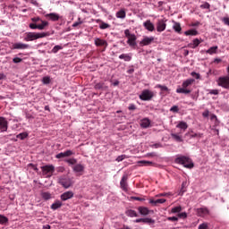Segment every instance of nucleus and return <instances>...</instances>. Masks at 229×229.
Listing matches in <instances>:
<instances>
[{
    "label": "nucleus",
    "instance_id": "1",
    "mask_svg": "<svg viewBox=\"0 0 229 229\" xmlns=\"http://www.w3.org/2000/svg\"><path fill=\"white\" fill-rule=\"evenodd\" d=\"M33 23H30L29 27L30 30H46L47 26H49V22L47 21H42L40 17L31 18Z\"/></svg>",
    "mask_w": 229,
    "mask_h": 229
},
{
    "label": "nucleus",
    "instance_id": "2",
    "mask_svg": "<svg viewBox=\"0 0 229 229\" xmlns=\"http://www.w3.org/2000/svg\"><path fill=\"white\" fill-rule=\"evenodd\" d=\"M175 164H180L187 169H192V167H194V163H192V159L185 156H181L175 158Z\"/></svg>",
    "mask_w": 229,
    "mask_h": 229
},
{
    "label": "nucleus",
    "instance_id": "3",
    "mask_svg": "<svg viewBox=\"0 0 229 229\" xmlns=\"http://www.w3.org/2000/svg\"><path fill=\"white\" fill-rule=\"evenodd\" d=\"M47 37V32H41V33H37V32H27L26 37L24 38L25 42H31L33 40H38V38H44Z\"/></svg>",
    "mask_w": 229,
    "mask_h": 229
},
{
    "label": "nucleus",
    "instance_id": "4",
    "mask_svg": "<svg viewBox=\"0 0 229 229\" xmlns=\"http://www.w3.org/2000/svg\"><path fill=\"white\" fill-rule=\"evenodd\" d=\"M41 171L43 173V176H46V178H51V176H53V173H55V165H47L41 166Z\"/></svg>",
    "mask_w": 229,
    "mask_h": 229
},
{
    "label": "nucleus",
    "instance_id": "5",
    "mask_svg": "<svg viewBox=\"0 0 229 229\" xmlns=\"http://www.w3.org/2000/svg\"><path fill=\"white\" fill-rule=\"evenodd\" d=\"M155 96V93L149 89H144L140 95V99L141 101H151Z\"/></svg>",
    "mask_w": 229,
    "mask_h": 229
},
{
    "label": "nucleus",
    "instance_id": "6",
    "mask_svg": "<svg viewBox=\"0 0 229 229\" xmlns=\"http://www.w3.org/2000/svg\"><path fill=\"white\" fill-rule=\"evenodd\" d=\"M58 183L64 187V189H69V187L72 185V181L71 180V178L62 176L59 178Z\"/></svg>",
    "mask_w": 229,
    "mask_h": 229
},
{
    "label": "nucleus",
    "instance_id": "7",
    "mask_svg": "<svg viewBox=\"0 0 229 229\" xmlns=\"http://www.w3.org/2000/svg\"><path fill=\"white\" fill-rule=\"evenodd\" d=\"M120 187L124 192L128 191V174H124L120 181Z\"/></svg>",
    "mask_w": 229,
    "mask_h": 229
},
{
    "label": "nucleus",
    "instance_id": "8",
    "mask_svg": "<svg viewBox=\"0 0 229 229\" xmlns=\"http://www.w3.org/2000/svg\"><path fill=\"white\" fill-rule=\"evenodd\" d=\"M8 131V121L6 118L0 116V133Z\"/></svg>",
    "mask_w": 229,
    "mask_h": 229
},
{
    "label": "nucleus",
    "instance_id": "9",
    "mask_svg": "<svg viewBox=\"0 0 229 229\" xmlns=\"http://www.w3.org/2000/svg\"><path fill=\"white\" fill-rule=\"evenodd\" d=\"M219 87H223V89H229V77H220L218 79Z\"/></svg>",
    "mask_w": 229,
    "mask_h": 229
},
{
    "label": "nucleus",
    "instance_id": "10",
    "mask_svg": "<svg viewBox=\"0 0 229 229\" xmlns=\"http://www.w3.org/2000/svg\"><path fill=\"white\" fill-rule=\"evenodd\" d=\"M196 212L199 217H205V216H208L210 214V211L207 208H197Z\"/></svg>",
    "mask_w": 229,
    "mask_h": 229
},
{
    "label": "nucleus",
    "instance_id": "11",
    "mask_svg": "<svg viewBox=\"0 0 229 229\" xmlns=\"http://www.w3.org/2000/svg\"><path fill=\"white\" fill-rule=\"evenodd\" d=\"M155 41V38L154 37H144L143 39L140 42V46H149L150 44H153V42Z\"/></svg>",
    "mask_w": 229,
    "mask_h": 229
},
{
    "label": "nucleus",
    "instance_id": "12",
    "mask_svg": "<svg viewBox=\"0 0 229 229\" xmlns=\"http://www.w3.org/2000/svg\"><path fill=\"white\" fill-rule=\"evenodd\" d=\"M166 27L167 24H165L164 20L158 21L157 23V31H158V33H162V31H165Z\"/></svg>",
    "mask_w": 229,
    "mask_h": 229
},
{
    "label": "nucleus",
    "instance_id": "13",
    "mask_svg": "<svg viewBox=\"0 0 229 229\" xmlns=\"http://www.w3.org/2000/svg\"><path fill=\"white\" fill-rule=\"evenodd\" d=\"M95 46H97L98 47H108V43L105 39H101L99 38H95Z\"/></svg>",
    "mask_w": 229,
    "mask_h": 229
},
{
    "label": "nucleus",
    "instance_id": "14",
    "mask_svg": "<svg viewBox=\"0 0 229 229\" xmlns=\"http://www.w3.org/2000/svg\"><path fill=\"white\" fill-rule=\"evenodd\" d=\"M143 26H144L145 30H147L148 31H150V32H153V30H155V24H153V22H151V20H147L146 21H144Z\"/></svg>",
    "mask_w": 229,
    "mask_h": 229
},
{
    "label": "nucleus",
    "instance_id": "15",
    "mask_svg": "<svg viewBox=\"0 0 229 229\" xmlns=\"http://www.w3.org/2000/svg\"><path fill=\"white\" fill-rule=\"evenodd\" d=\"M46 19H49L53 21V22H56V21H60V15L55 13H50L45 15Z\"/></svg>",
    "mask_w": 229,
    "mask_h": 229
},
{
    "label": "nucleus",
    "instance_id": "16",
    "mask_svg": "<svg viewBox=\"0 0 229 229\" xmlns=\"http://www.w3.org/2000/svg\"><path fill=\"white\" fill-rule=\"evenodd\" d=\"M72 198H74V193L71 191H65L61 195L62 201H67V199H71Z\"/></svg>",
    "mask_w": 229,
    "mask_h": 229
},
{
    "label": "nucleus",
    "instance_id": "17",
    "mask_svg": "<svg viewBox=\"0 0 229 229\" xmlns=\"http://www.w3.org/2000/svg\"><path fill=\"white\" fill-rule=\"evenodd\" d=\"M13 49H30V45L24 43H14Z\"/></svg>",
    "mask_w": 229,
    "mask_h": 229
},
{
    "label": "nucleus",
    "instance_id": "18",
    "mask_svg": "<svg viewBox=\"0 0 229 229\" xmlns=\"http://www.w3.org/2000/svg\"><path fill=\"white\" fill-rule=\"evenodd\" d=\"M132 54L129 53V54H121L119 55V59L120 60H123L124 62H131V58H132Z\"/></svg>",
    "mask_w": 229,
    "mask_h": 229
},
{
    "label": "nucleus",
    "instance_id": "19",
    "mask_svg": "<svg viewBox=\"0 0 229 229\" xmlns=\"http://www.w3.org/2000/svg\"><path fill=\"white\" fill-rule=\"evenodd\" d=\"M137 36L131 35L130 38H128L127 44L131 46V47H135L137 46Z\"/></svg>",
    "mask_w": 229,
    "mask_h": 229
},
{
    "label": "nucleus",
    "instance_id": "20",
    "mask_svg": "<svg viewBox=\"0 0 229 229\" xmlns=\"http://www.w3.org/2000/svg\"><path fill=\"white\" fill-rule=\"evenodd\" d=\"M141 128H149L151 126V121L148 118H143L140 123Z\"/></svg>",
    "mask_w": 229,
    "mask_h": 229
},
{
    "label": "nucleus",
    "instance_id": "21",
    "mask_svg": "<svg viewBox=\"0 0 229 229\" xmlns=\"http://www.w3.org/2000/svg\"><path fill=\"white\" fill-rule=\"evenodd\" d=\"M62 205H64V204L62 203V201H60V200H55V201L51 205L50 208H51L52 210H58V208H62Z\"/></svg>",
    "mask_w": 229,
    "mask_h": 229
},
{
    "label": "nucleus",
    "instance_id": "22",
    "mask_svg": "<svg viewBox=\"0 0 229 229\" xmlns=\"http://www.w3.org/2000/svg\"><path fill=\"white\" fill-rule=\"evenodd\" d=\"M74 173H83L85 171V166L81 164H77L73 166Z\"/></svg>",
    "mask_w": 229,
    "mask_h": 229
},
{
    "label": "nucleus",
    "instance_id": "23",
    "mask_svg": "<svg viewBox=\"0 0 229 229\" xmlns=\"http://www.w3.org/2000/svg\"><path fill=\"white\" fill-rule=\"evenodd\" d=\"M199 44H201V40H199V38H195V39H193L192 43H190L188 46L191 49H196V47H198V46H199Z\"/></svg>",
    "mask_w": 229,
    "mask_h": 229
},
{
    "label": "nucleus",
    "instance_id": "24",
    "mask_svg": "<svg viewBox=\"0 0 229 229\" xmlns=\"http://www.w3.org/2000/svg\"><path fill=\"white\" fill-rule=\"evenodd\" d=\"M96 90H108V86H106L104 82H99L95 85Z\"/></svg>",
    "mask_w": 229,
    "mask_h": 229
},
{
    "label": "nucleus",
    "instance_id": "25",
    "mask_svg": "<svg viewBox=\"0 0 229 229\" xmlns=\"http://www.w3.org/2000/svg\"><path fill=\"white\" fill-rule=\"evenodd\" d=\"M125 215L128 217H139V215L137 214V211L133 210V209H128L125 211Z\"/></svg>",
    "mask_w": 229,
    "mask_h": 229
},
{
    "label": "nucleus",
    "instance_id": "26",
    "mask_svg": "<svg viewBox=\"0 0 229 229\" xmlns=\"http://www.w3.org/2000/svg\"><path fill=\"white\" fill-rule=\"evenodd\" d=\"M138 210L141 216H148L149 214V209L146 207H139Z\"/></svg>",
    "mask_w": 229,
    "mask_h": 229
},
{
    "label": "nucleus",
    "instance_id": "27",
    "mask_svg": "<svg viewBox=\"0 0 229 229\" xmlns=\"http://www.w3.org/2000/svg\"><path fill=\"white\" fill-rule=\"evenodd\" d=\"M194 83V79H187L182 82V88L187 89V87H191Z\"/></svg>",
    "mask_w": 229,
    "mask_h": 229
},
{
    "label": "nucleus",
    "instance_id": "28",
    "mask_svg": "<svg viewBox=\"0 0 229 229\" xmlns=\"http://www.w3.org/2000/svg\"><path fill=\"white\" fill-rule=\"evenodd\" d=\"M117 19H126V11L121 9L116 13Z\"/></svg>",
    "mask_w": 229,
    "mask_h": 229
},
{
    "label": "nucleus",
    "instance_id": "29",
    "mask_svg": "<svg viewBox=\"0 0 229 229\" xmlns=\"http://www.w3.org/2000/svg\"><path fill=\"white\" fill-rule=\"evenodd\" d=\"M149 203L151 204V205H158V204H162V203H165V199H151L150 200H149Z\"/></svg>",
    "mask_w": 229,
    "mask_h": 229
},
{
    "label": "nucleus",
    "instance_id": "30",
    "mask_svg": "<svg viewBox=\"0 0 229 229\" xmlns=\"http://www.w3.org/2000/svg\"><path fill=\"white\" fill-rule=\"evenodd\" d=\"M41 198L43 199H45V201H47L48 199H51V198H53V196L51 195V193H49L47 191H43V192H41Z\"/></svg>",
    "mask_w": 229,
    "mask_h": 229
},
{
    "label": "nucleus",
    "instance_id": "31",
    "mask_svg": "<svg viewBox=\"0 0 229 229\" xmlns=\"http://www.w3.org/2000/svg\"><path fill=\"white\" fill-rule=\"evenodd\" d=\"M176 128H180V130H183V131H185V130H187V128H189V125L185 122H180L176 125Z\"/></svg>",
    "mask_w": 229,
    "mask_h": 229
},
{
    "label": "nucleus",
    "instance_id": "32",
    "mask_svg": "<svg viewBox=\"0 0 229 229\" xmlns=\"http://www.w3.org/2000/svg\"><path fill=\"white\" fill-rule=\"evenodd\" d=\"M177 94H191V89L185 88H179L176 89Z\"/></svg>",
    "mask_w": 229,
    "mask_h": 229
},
{
    "label": "nucleus",
    "instance_id": "33",
    "mask_svg": "<svg viewBox=\"0 0 229 229\" xmlns=\"http://www.w3.org/2000/svg\"><path fill=\"white\" fill-rule=\"evenodd\" d=\"M184 35H186V36L191 35V37H196V35H198V30H196L194 29L189 30L184 32Z\"/></svg>",
    "mask_w": 229,
    "mask_h": 229
},
{
    "label": "nucleus",
    "instance_id": "34",
    "mask_svg": "<svg viewBox=\"0 0 229 229\" xmlns=\"http://www.w3.org/2000/svg\"><path fill=\"white\" fill-rule=\"evenodd\" d=\"M190 137L191 139H202L203 138V133H194L193 131H191V133H190Z\"/></svg>",
    "mask_w": 229,
    "mask_h": 229
},
{
    "label": "nucleus",
    "instance_id": "35",
    "mask_svg": "<svg viewBox=\"0 0 229 229\" xmlns=\"http://www.w3.org/2000/svg\"><path fill=\"white\" fill-rule=\"evenodd\" d=\"M187 181L182 182L181 191L179 192L180 196H183V193L187 191Z\"/></svg>",
    "mask_w": 229,
    "mask_h": 229
},
{
    "label": "nucleus",
    "instance_id": "36",
    "mask_svg": "<svg viewBox=\"0 0 229 229\" xmlns=\"http://www.w3.org/2000/svg\"><path fill=\"white\" fill-rule=\"evenodd\" d=\"M171 137L174 138L176 140V142H183V139L182 138V136L176 133H171Z\"/></svg>",
    "mask_w": 229,
    "mask_h": 229
},
{
    "label": "nucleus",
    "instance_id": "37",
    "mask_svg": "<svg viewBox=\"0 0 229 229\" xmlns=\"http://www.w3.org/2000/svg\"><path fill=\"white\" fill-rule=\"evenodd\" d=\"M173 29L174 31H176V33H182V25L180 23L175 22Z\"/></svg>",
    "mask_w": 229,
    "mask_h": 229
},
{
    "label": "nucleus",
    "instance_id": "38",
    "mask_svg": "<svg viewBox=\"0 0 229 229\" xmlns=\"http://www.w3.org/2000/svg\"><path fill=\"white\" fill-rule=\"evenodd\" d=\"M181 212H182V206H177L171 209L172 214H180Z\"/></svg>",
    "mask_w": 229,
    "mask_h": 229
},
{
    "label": "nucleus",
    "instance_id": "39",
    "mask_svg": "<svg viewBox=\"0 0 229 229\" xmlns=\"http://www.w3.org/2000/svg\"><path fill=\"white\" fill-rule=\"evenodd\" d=\"M217 51V47H211L209 49L207 50L208 55H214Z\"/></svg>",
    "mask_w": 229,
    "mask_h": 229
},
{
    "label": "nucleus",
    "instance_id": "40",
    "mask_svg": "<svg viewBox=\"0 0 229 229\" xmlns=\"http://www.w3.org/2000/svg\"><path fill=\"white\" fill-rule=\"evenodd\" d=\"M64 49V47L60 46V45H56L53 47L52 49V53L56 54L57 52H59L60 50Z\"/></svg>",
    "mask_w": 229,
    "mask_h": 229
},
{
    "label": "nucleus",
    "instance_id": "41",
    "mask_svg": "<svg viewBox=\"0 0 229 229\" xmlns=\"http://www.w3.org/2000/svg\"><path fill=\"white\" fill-rule=\"evenodd\" d=\"M142 223L145 225H153L155 223V220L151 218H142Z\"/></svg>",
    "mask_w": 229,
    "mask_h": 229
},
{
    "label": "nucleus",
    "instance_id": "42",
    "mask_svg": "<svg viewBox=\"0 0 229 229\" xmlns=\"http://www.w3.org/2000/svg\"><path fill=\"white\" fill-rule=\"evenodd\" d=\"M8 223V217L0 215V225H6Z\"/></svg>",
    "mask_w": 229,
    "mask_h": 229
},
{
    "label": "nucleus",
    "instance_id": "43",
    "mask_svg": "<svg viewBox=\"0 0 229 229\" xmlns=\"http://www.w3.org/2000/svg\"><path fill=\"white\" fill-rule=\"evenodd\" d=\"M17 139H20V140H24V139H26V137H28V132H21L20 134H18Z\"/></svg>",
    "mask_w": 229,
    "mask_h": 229
},
{
    "label": "nucleus",
    "instance_id": "44",
    "mask_svg": "<svg viewBox=\"0 0 229 229\" xmlns=\"http://www.w3.org/2000/svg\"><path fill=\"white\" fill-rule=\"evenodd\" d=\"M65 162L67 164H70V165H75V164H77L78 160H76V158H70V159H66Z\"/></svg>",
    "mask_w": 229,
    "mask_h": 229
},
{
    "label": "nucleus",
    "instance_id": "45",
    "mask_svg": "<svg viewBox=\"0 0 229 229\" xmlns=\"http://www.w3.org/2000/svg\"><path fill=\"white\" fill-rule=\"evenodd\" d=\"M99 28H100V30H107V28H110V24L101 21Z\"/></svg>",
    "mask_w": 229,
    "mask_h": 229
},
{
    "label": "nucleus",
    "instance_id": "46",
    "mask_svg": "<svg viewBox=\"0 0 229 229\" xmlns=\"http://www.w3.org/2000/svg\"><path fill=\"white\" fill-rule=\"evenodd\" d=\"M139 164H142V165H145V166L153 165V162L146 161V160L139 161Z\"/></svg>",
    "mask_w": 229,
    "mask_h": 229
},
{
    "label": "nucleus",
    "instance_id": "47",
    "mask_svg": "<svg viewBox=\"0 0 229 229\" xmlns=\"http://www.w3.org/2000/svg\"><path fill=\"white\" fill-rule=\"evenodd\" d=\"M42 82L44 83V85H49L51 83V78L47 76L43 77Z\"/></svg>",
    "mask_w": 229,
    "mask_h": 229
},
{
    "label": "nucleus",
    "instance_id": "48",
    "mask_svg": "<svg viewBox=\"0 0 229 229\" xmlns=\"http://www.w3.org/2000/svg\"><path fill=\"white\" fill-rule=\"evenodd\" d=\"M81 24H83V21H81V18H78V21L72 24V28H78Z\"/></svg>",
    "mask_w": 229,
    "mask_h": 229
},
{
    "label": "nucleus",
    "instance_id": "49",
    "mask_svg": "<svg viewBox=\"0 0 229 229\" xmlns=\"http://www.w3.org/2000/svg\"><path fill=\"white\" fill-rule=\"evenodd\" d=\"M156 87H157V89H160L161 90H163L165 92H167V90H169V88H167L166 86H162L160 84H157Z\"/></svg>",
    "mask_w": 229,
    "mask_h": 229
},
{
    "label": "nucleus",
    "instance_id": "50",
    "mask_svg": "<svg viewBox=\"0 0 229 229\" xmlns=\"http://www.w3.org/2000/svg\"><path fill=\"white\" fill-rule=\"evenodd\" d=\"M177 217H179L180 219H187V214L185 212L178 213Z\"/></svg>",
    "mask_w": 229,
    "mask_h": 229
},
{
    "label": "nucleus",
    "instance_id": "51",
    "mask_svg": "<svg viewBox=\"0 0 229 229\" xmlns=\"http://www.w3.org/2000/svg\"><path fill=\"white\" fill-rule=\"evenodd\" d=\"M167 221H172L173 223L178 222V216H168Z\"/></svg>",
    "mask_w": 229,
    "mask_h": 229
},
{
    "label": "nucleus",
    "instance_id": "52",
    "mask_svg": "<svg viewBox=\"0 0 229 229\" xmlns=\"http://www.w3.org/2000/svg\"><path fill=\"white\" fill-rule=\"evenodd\" d=\"M200 8H203L204 10H208L210 8V4L206 2L200 5Z\"/></svg>",
    "mask_w": 229,
    "mask_h": 229
},
{
    "label": "nucleus",
    "instance_id": "53",
    "mask_svg": "<svg viewBox=\"0 0 229 229\" xmlns=\"http://www.w3.org/2000/svg\"><path fill=\"white\" fill-rule=\"evenodd\" d=\"M126 158V155H121L116 157V162H123Z\"/></svg>",
    "mask_w": 229,
    "mask_h": 229
},
{
    "label": "nucleus",
    "instance_id": "54",
    "mask_svg": "<svg viewBox=\"0 0 229 229\" xmlns=\"http://www.w3.org/2000/svg\"><path fill=\"white\" fill-rule=\"evenodd\" d=\"M72 155H74V152H72V150L64 151V157H72Z\"/></svg>",
    "mask_w": 229,
    "mask_h": 229
},
{
    "label": "nucleus",
    "instance_id": "55",
    "mask_svg": "<svg viewBox=\"0 0 229 229\" xmlns=\"http://www.w3.org/2000/svg\"><path fill=\"white\" fill-rule=\"evenodd\" d=\"M199 229H208V224L203 223L199 225Z\"/></svg>",
    "mask_w": 229,
    "mask_h": 229
},
{
    "label": "nucleus",
    "instance_id": "56",
    "mask_svg": "<svg viewBox=\"0 0 229 229\" xmlns=\"http://www.w3.org/2000/svg\"><path fill=\"white\" fill-rule=\"evenodd\" d=\"M13 64H21V62H22V58L20 57H14L13 59Z\"/></svg>",
    "mask_w": 229,
    "mask_h": 229
},
{
    "label": "nucleus",
    "instance_id": "57",
    "mask_svg": "<svg viewBox=\"0 0 229 229\" xmlns=\"http://www.w3.org/2000/svg\"><path fill=\"white\" fill-rule=\"evenodd\" d=\"M124 35L127 38H130L131 35H134V34L130 33V30L127 29L124 30Z\"/></svg>",
    "mask_w": 229,
    "mask_h": 229
},
{
    "label": "nucleus",
    "instance_id": "58",
    "mask_svg": "<svg viewBox=\"0 0 229 229\" xmlns=\"http://www.w3.org/2000/svg\"><path fill=\"white\" fill-rule=\"evenodd\" d=\"M209 94H211L213 96H217V94H219V90H217V89H211V90H209Z\"/></svg>",
    "mask_w": 229,
    "mask_h": 229
},
{
    "label": "nucleus",
    "instance_id": "59",
    "mask_svg": "<svg viewBox=\"0 0 229 229\" xmlns=\"http://www.w3.org/2000/svg\"><path fill=\"white\" fill-rule=\"evenodd\" d=\"M55 158H65L64 152H61L55 156Z\"/></svg>",
    "mask_w": 229,
    "mask_h": 229
},
{
    "label": "nucleus",
    "instance_id": "60",
    "mask_svg": "<svg viewBox=\"0 0 229 229\" xmlns=\"http://www.w3.org/2000/svg\"><path fill=\"white\" fill-rule=\"evenodd\" d=\"M222 21L226 26H229V17H224Z\"/></svg>",
    "mask_w": 229,
    "mask_h": 229
},
{
    "label": "nucleus",
    "instance_id": "61",
    "mask_svg": "<svg viewBox=\"0 0 229 229\" xmlns=\"http://www.w3.org/2000/svg\"><path fill=\"white\" fill-rule=\"evenodd\" d=\"M132 199H135V201H146L144 198L140 197H132Z\"/></svg>",
    "mask_w": 229,
    "mask_h": 229
},
{
    "label": "nucleus",
    "instance_id": "62",
    "mask_svg": "<svg viewBox=\"0 0 229 229\" xmlns=\"http://www.w3.org/2000/svg\"><path fill=\"white\" fill-rule=\"evenodd\" d=\"M179 110L178 106H174L171 107L170 112H178Z\"/></svg>",
    "mask_w": 229,
    "mask_h": 229
},
{
    "label": "nucleus",
    "instance_id": "63",
    "mask_svg": "<svg viewBox=\"0 0 229 229\" xmlns=\"http://www.w3.org/2000/svg\"><path fill=\"white\" fill-rule=\"evenodd\" d=\"M191 76L193 78H196V80H199V73H196V72H192Z\"/></svg>",
    "mask_w": 229,
    "mask_h": 229
},
{
    "label": "nucleus",
    "instance_id": "64",
    "mask_svg": "<svg viewBox=\"0 0 229 229\" xmlns=\"http://www.w3.org/2000/svg\"><path fill=\"white\" fill-rule=\"evenodd\" d=\"M136 109H137V107L135 106V105L131 104V105L129 106V110H136Z\"/></svg>",
    "mask_w": 229,
    "mask_h": 229
}]
</instances>
